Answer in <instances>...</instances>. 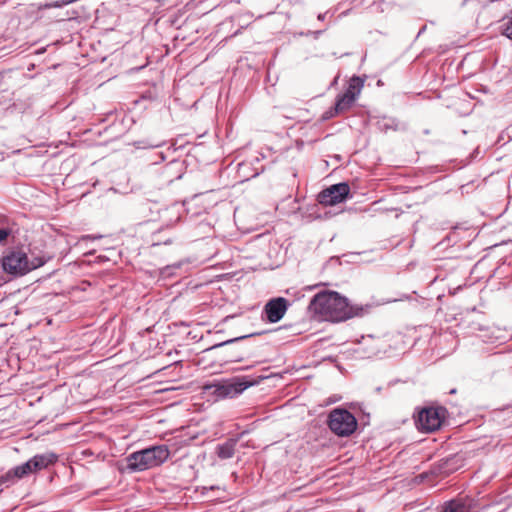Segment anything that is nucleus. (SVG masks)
I'll return each mask as SVG.
<instances>
[{"mask_svg":"<svg viewBox=\"0 0 512 512\" xmlns=\"http://www.w3.org/2000/svg\"><path fill=\"white\" fill-rule=\"evenodd\" d=\"M10 220L5 215H0V244L11 234Z\"/></svg>","mask_w":512,"mask_h":512,"instance_id":"15","label":"nucleus"},{"mask_svg":"<svg viewBox=\"0 0 512 512\" xmlns=\"http://www.w3.org/2000/svg\"><path fill=\"white\" fill-rule=\"evenodd\" d=\"M94 237L90 236V235H83L81 238H80V242H85V241H90V240H93Z\"/></svg>","mask_w":512,"mask_h":512,"instance_id":"24","label":"nucleus"},{"mask_svg":"<svg viewBox=\"0 0 512 512\" xmlns=\"http://www.w3.org/2000/svg\"><path fill=\"white\" fill-rule=\"evenodd\" d=\"M336 114H337V113H335V107H334V108H332V109H330V110L326 111V112L322 115V118H323L324 120H328V119H330V118L334 117Z\"/></svg>","mask_w":512,"mask_h":512,"instance_id":"22","label":"nucleus"},{"mask_svg":"<svg viewBox=\"0 0 512 512\" xmlns=\"http://www.w3.org/2000/svg\"><path fill=\"white\" fill-rule=\"evenodd\" d=\"M355 100L356 99L353 97L352 94L348 95L346 93H343L342 95L338 96L335 102V113H341L348 110L349 108L352 107Z\"/></svg>","mask_w":512,"mask_h":512,"instance_id":"12","label":"nucleus"},{"mask_svg":"<svg viewBox=\"0 0 512 512\" xmlns=\"http://www.w3.org/2000/svg\"><path fill=\"white\" fill-rule=\"evenodd\" d=\"M288 300L283 297L270 299L262 311V319L269 323L279 322L288 309Z\"/></svg>","mask_w":512,"mask_h":512,"instance_id":"7","label":"nucleus"},{"mask_svg":"<svg viewBox=\"0 0 512 512\" xmlns=\"http://www.w3.org/2000/svg\"><path fill=\"white\" fill-rule=\"evenodd\" d=\"M58 460V455L54 452H46L43 454H37L30 458L32 468L35 472L41 471L55 464Z\"/></svg>","mask_w":512,"mask_h":512,"instance_id":"10","label":"nucleus"},{"mask_svg":"<svg viewBox=\"0 0 512 512\" xmlns=\"http://www.w3.org/2000/svg\"><path fill=\"white\" fill-rule=\"evenodd\" d=\"M261 334H262L261 332L251 333V334H248V335H244V336L236 337V338H233V339H229L227 341H224V342H221L219 344L214 345L212 347V349L219 348V347H222V346H225V345H229L231 343H234V342H237V341H240V340H243V339L255 336V335H261Z\"/></svg>","mask_w":512,"mask_h":512,"instance_id":"20","label":"nucleus"},{"mask_svg":"<svg viewBox=\"0 0 512 512\" xmlns=\"http://www.w3.org/2000/svg\"><path fill=\"white\" fill-rule=\"evenodd\" d=\"M327 425L338 437H348L356 431L358 422L347 409L335 408L329 412Z\"/></svg>","mask_w":512,"mask_h":512,"instance_id":"4","label":"nucleus"},{"mask_svg":"<svg viewBox=\"0 0 512 512\" xmlns=\"http://www.w3.org/2000/svg\"><path fill=\"white\" fill-rule=\"evenodd\" d=\"M350 197V186L346 182L333 184L321 191L318 201L324 206H333L346 201Z\"/></svg>","mask_w":512,"mask_h":512,"instance_id":"6","label":"nucleus"},{"mask_svg":"<svg viewBox=\"0 0 512 512\" xmlns=\"http://www.w3.org/2000/svg\"><path fill=\"white\" fill-rule=\"evenodd\" d=\"M152 468L162 465L170 455L168 446L153 445L144 449Z\"/></svg>","mask_w":512,"mask_h":512,"instance_id":"9","label":"nucleus"},{"mask_svg":"<svg viewBox=\"0 0 512 512\" xmlns=\"http://www.w3.org/2000/svg\"><path fill=\"white\" fill-rule=\"evenodd\" d=\"M135 147L136 148H157V147H161L163 145V143H148V142H145V141H137L134 143Z\"/></svg>","mask_w":512,"mask_h":512,"instance_id":"21","label":"nucleus"},{"mask_svg":"<svg viewBox=\"0 0 512 512\" xmlns=\"http://www.w3.org/2000/svg\"><path fill=\"white\" fill-rule=\"evenodd\" d=\"M424 30H425V26H423V27L420 29V31H419V33H418V36H419L422 32H424Z\"/></svg>","mask_w":512,"mask_h":512,"instance_id":"28","label":"nucleus"},{"mask_svg":"<svg viewBox=\"0 0 512 512\" xmlns=\"http://www.w3.org/2000/svg\"><path fill=\"white\" fill-rule=\"evenodd\" d=\"M459 240V237L455 231H450L445 238L438 243V246L446 248L455 245Z\"/></svg>","mask_w":512,"mask_h":512,"instance_id":"17","label":"nucleus"},{"mask_svg":"<svg viewBox=\"0 0 512 512\" xmlns=\"http://www.w3.org/2000/svg\"><path fill=\"white\" fill-rule=\"evenodd\" d=\"M364 85V80L361 79L358 76H353L348 83V87L344 93L348 95H353V97L356 99L357 96L360 94L362 88Z\"/></svg>","mask_w":512,"mask_h":512,"instance_id":"14","label":"nucleus"},{"mask_svg":"<svg viewBox=\"0 0 512 512\" xmlns=\"http://www.w3.org/2000/svg\"><path fill=\"white\" fill-rule=\"evenodd\" d=\"M321 33H322V31L319 30V31L313 32V35L315 36V38H317Z\"/></svg>","mask_w":512,"mask_h":512,"instance_id":"27","label":"nucleus"},{"mask_svg":"<svg viewBox=\"0 0 512 512\" xmlns=\"http://www.w3.org/2000/svg\"><path fill=\"white\" fill-rule=\"evenodd\" d=\"M31 473H35V471L32 468L30 459L27 462L14 467V475L18 476L19 479H22Z\"/></svg>","mask_w":512,"mask_h":512,"instance_id":"16","label":"nucleus"},{"mask_svg":"<svg viewBox=\"0 0 512 512\" xmlns=\"http://www.w3.org/2000/svg\"><path fill=\"white\" fill-rule=\"evenodd\" d=\"M237 442L238 439L229 438L224 443L218 444L216 447L217 456L222 460L232 458L235 454Z\"/></svg>","mask_w":512,"mask_h":512,"instance_id":"11","label":"nucleus"},{"mask_svg":"<svg viewBox=\"0 0 512 512\" xmlns=\"http://www.w3.org/2000/svg\"><path fill=\"white\" fill-rule=\"evenodd\" d=\"M502 34L512 40V10L509 16L504 18L501 25Z\"/></svg>","mask_w":512,"mask_h":512,"instance_id":"18","label":"nucleus"},{"mask_svg":"<svg viewBox=\"0 0 512 512\" xmlns=\"http://www.w3.org/2000/svg\"><path fill=\"white\" fill-rule=\"evenodd\" d=\"M47 261L44 256L31 253L30 255L24 247L11 250L3 257V270L11 275L22 276L30 271L43 266Z\"/></svg>","mask_w":512,"mask_h":512,"instance_id":"2","label":"nucleus"},{"mask_svg":"<svg viewBox=\"0 0 512 512\" xmlns=\"http://www.w3.org/2000/svg\"><path fill=\"white\" fill-rule=\"evenodd\" d=\"M308 308L319 319L332 322H341L360 316L364 310L362 307L350 306L347 298L330 290L320 291L314 295Z\"/></svg>","mask_w":512,"mask_h":512,"instance_id":"1","label":"nucleus"},{"mask_svg":"<svg viewBox=\"0 0 512 512\" xmlns=\"http://www.w3.org/2000/svg\"><path fill=\"white\" fill-rule=\"evenodd\" d=\"M262 379L264 377L252 379L248 376H236L206 384L204 390L216 398H234L243 393L247 388L259 384Z\"/></svg>","mask_w":512,"mask_h":512,"instance_id":"3","label":"nucleus"},{"mask_svg":"<svg viewBox=\"0 0 512 512\" xmlns=\"http://www.w3.org/2000/svg\"><path fill=\"white\" fill-rule=\"evenodd\" d=\"M442 512H471V508L462 500L454 499L445 503Z\"/></svg>","mask_w":512,"mask_h":512,"instance_id":"13","label":"nucleus"},{"mask_svg":"<svg viewBox=\"0 0 512 512\" xmlns=\"http://www.w3.org/2000/svg\"><path fill=\"white\" fill-rule=\"evenodd\" d=\"M169 270H170V267H169V266H167V267H165V268L163 269L162 273H163V274H169Z\"/></svg>","mask_w":512,"mask_h":512,"instance_id":"26","label":"nucleus"},{"mask_svg":"<svg viewBox=\"0 0 512 512\" xmlns=\"http://www.w3.org/2000/svg\"><path fill=\"white\" fill-rule=\"evenodd\" d=\"M125 460L129 472H141L152 468L144 449L129 454Z\"/></svg>","mask_w":512,"mask_h":512,"instance_id":"8","label":"nucleus"},{"mask_svg":"<svg viewBox=\"0 0 512 512\" xmlns=\"http://www.w3.org/2000/svg\"><path fill=\"white\" fill-rule=\"evenodd\" d=\"M6 0H0V4H3L5 3Z\"/></svg>","mask_w":512,"mask_h":512,"instance_id":"29","label":"nucleus"},{"mask_svg":"<svg viewBox=\"0 0 512 512\" xmlns=\"http://www.w3.org/2000/svg\"><path fill=\"white\" fill-rule=\"evenodd\" d=\"M19 480L18 476L14 475V467L0 476V484L9 486Z\"/></svg>","mask_w":512,"mask_h":512,"instance_id":"19","label":"nucleus"},{"mask_svg":"<svg viewBox=\"0 0 512 512\" xmlns=\"http://www.w3.org/2000/svg\"><path fill=\"white\" fill-rule=\"evenodd\" d=\"M326 15H327V13H320L317 18L320 21H324L326 18Z\"/></svg>","mask_w":512,"mask_h":512,"instance_id":"25","label":"nucleus"},{"mask_svg":"<svg viewBox=\"0 0 512 512\" xmlns=\"http://www.w3.org/2000/svg\"><path fill=\"white\" fill-rule=\"evenodd\" d=\"M73 0H67V1H62V2H55L53 4H47L46 7H62L64 5H67L69 3H72Z\"/></svg>","mask_w":512,"mask_h":512,"instance_id":"23","label":"nucleus"},{"mask_svg":"<svg viewBox=\"0 0 512 512\" xmlns=\"http://www.w3.org/2000/svg\"><path fill=\"white\" fill-rule=\"evenodd\" d=\"M447 410L444 407H424L420 409L415 417V424L421 432H434L441 427Z\"/></svg>","mask_w":512,"mask_h":512,"instance_id":"5","label":"nucleus"}]
</instances>
